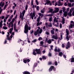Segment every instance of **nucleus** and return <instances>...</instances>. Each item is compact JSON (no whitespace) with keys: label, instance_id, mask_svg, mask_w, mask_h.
Wrapping results in <instances>:
<instances>
[{"label":"nucleus","instance_id":"nucleus-35","mask_svg":"<svg viewBox=\"0 0 74 74\" xmlns=\"http://www.w3.org/2000/svg\"><path fill=\"white\" fill-rule=\"evenodd\" d=\"M53 15V14H48L47 15V16H52Z\"/></svg>","mask_w":74,"mask_h":74},{"label":"nucleus","instance_id":"nucleus-9","mask_svg":"<svg viewBox=\"0 0 74 74\" xmlns=\"http://www.w3.org/2000/svg\"><path fill=\"white\" fill-rule=\"evenodd\" d=\"M73 10L74 9L73 8H72L70 10L69 12V13L68 14V15H69V16H72V14H71V13L72 12V11H73Z\"/></svg>","mask_w":74,"mask_h":74},{"label":"nucleus","instance_id":"nucleus-21","mask_svg":"<svg viewBox=\"0 0 74 74\" xmlns=\"http://www.w3.org/2000/svg\"><path fill=\"white\" fill-rule=\"evenodd\" d=\"M3 5H4V3L2 2H1L0 3V6L3 7Z\"/></svg>","mask_w":74,"mask_h":74},{"label":"nucleus","instance_id":"nucleus-2","mask_svg":"<svg viewBox=\"0 0 74 74\" xmlns=\"http://www.w3.org/2000/svg\"><path fill=\"white\" fill-rule=\"evenodd\" d=\"M66 38L67 40H69L70 38H71V36L69 35V31L67 29L66 30Z\"/></svg>","mask_w":74,"mask_h":74},{"label":"nucleus","instance_id":"nucleus-5","mask_svg":"<svg viewBox=\"0 0 74 74\" xmlns=\"http://www.w3.org/2000/svg\"><path fill=\"white\" fill-rule=\"evenodd\" d=\"M25 12H26V11L25 10H24L22 13H21V14L20 16V18H21V19L22 21H23V16H24V15H25Z\"/></svg>","mask_w":74,"mask_h":74},{"label":"nucleus","instance_id":"nucleus-59","mask_svg":"<svg viewBox=\"0 0 74 74\" xmlns=\"http://www.w3.org/2000/svg\"><path fill=\"white\" fill-rule=\"evenodd\" d=\"M50 48L51 49H53V45H51L50 46Z\"/></svg>","mask_w":74,"mask_h":74},{"label":"nucleus","instance_id":"nucleus-58","mask_svg":"<svg viewBox=\"0 0 74 74\" xmlns=\"http://www.w3.org/2000/svg\"><path fill=\"white\" fill-rule=\"evenodd\" d=\"M13 16H14V15H11L10 18V19H12V18Z\"/></svg>","mask_w":74,"mask_h":74},{"label":"nucleus","instance_id":"nucleus-36","mask_svg":"<svg viewBox=\"0 0 74 74\" xmlns=\"http://www.w3.org/2000/svg\"><path fill=\"white\" fill-rule=\"evenodd\" d=\"M5 18V17H4V16H1V17H0V18H1L2 19H4Z\"/></svg>","mask_w":74,"mask_h":74},{"label":"nucleus","instance_id":"nucleus-19","mask_svg":"<svg viewBox=\"0 0 74 74\" xmlns=\"http://www.w3.org/2000/svg\"><path fill=\"white\" fill-rule=\"evenodd\" d=\"M54 68V66H52L49 69V71H52V69Z\"/></svg>","mask_w":74,"mask_h":74},{"label":"nucleus","instance_id":"nucleus-25","mask_svg":"<svg viewBox=\"0 0 74 74\" xmlns=\"http://www.w3.org/2000/svg\"><path fill=\"white\" fill-rule=\"evenodd\" d=\"M64 16H66L67 15V12H65L64 13Z\"/></svg>","mask_w":74,"mask_h":74},{"label":"nucleus","instance_id":"nucleus-41","mask_svg":"<svg viewBox=\"0 0 74 74\" xmlns=\"http://www.w3.org/2000/svg\"><path fill=\"white\" fill-rule=\"evenodd\" d=\"M3 29H4L5 30H6V29H8V28L6 27H3Z\"/></svg>","mask_w":74,"mask_h":74},{"label":"nucleus","instance_id":"nucleus-24","mask_svg":"<svg viewBox=\"0 0 74 74\" xmlns=\"http://www.w3.org/2000/svg\"><path fill=\"white\" fill-rule=\"evenodd\" d=\"M3 20H1V22H0V27H2L3 26Z\"/></svg>","mask_w":74,"mask_h":74},{"label":"nucleus","instance_id":"nucleus-10","mask_svg":"<svg viewBox=\"0 0 74 74\" xmlns=\"http://www.w3.org/2000/svg\"><path fill=\"white\" fill-rule=\"evenodd\" d=\"M30 15L31 18L32 19H33V17L35 16V13H34V12H33L32 13H30Z\"/></svg>","mask_w":74,"mask_h":74},{"label":"nucleus","instance_id":"nucleus-52","mask_svg":"<svg viewBox=\"0 0 74 74\" xmlns=\"http://www.w3.org/2000/svg\"><path fill=\"white\" fill-rule=\"evenodd\" d=\"M37 41V39H34L33 41L32 42H36Z\"/></svg>","mask_w":74,"mask_h":74},{"label":"nucleus","instance_id":"nucleus-7","mask_svg":"<svg viewBox=\"0 0 74 74\" xmlns=\"http://www.w3.org/2000/svg\"><path fill=\"white\" fill-rule=\"evenodd\" d=\"M55 10L53 11V13L55 14V13H56L59 12V9L58 8H55Z\"/></svg>","mask_w":74,"mask_h":74},{"label":"nucleus","instance_id":"nucleus-18","mask_svg":"<svg viewBox=\"0 0 74 74\" xmlns=\"http://www.w3.org/2000/svg\"><path fill=\"white\" fill-rule=\"evenodd\" d=\"M63 4L62 3H60V1H59L58 2V6H62V5Z\"/></svg>","mask_w":74,"mask_h":74},{"label":"nucleus","instance_id":"nucleus-14","mask_svg":"<svg viewBox=\"0 0 74 74\" xmlns=\"http://www.w3.org/2000/svg\"><path fill=\"white\" fill-rule=\"evenodd\" d=\"M51 38H54V39H55V40H58V37L56 36L53 35Z\"/></svg>","mask_w":74,"mask_h":74},{"label":"nucleus","instance_id":"nucleus-38","mask_svg":"<svg viewBox=\"0 0 74 74\" xmlns=\"http://www.w3.org/2000/svg\"><path fill=\"white\" fill-rule=\"evenodd\" d=\"M31 5H32V6H33V0H31Z\"/></svg>","mask_w":74,"mask_h":74},{"label":"nucleus","instance_id":"nucleus-8","mask_svg":"<svg viewBox=\"0 0 74 74\" xmlns=\"http://www.w3.org/2000/svg\"><path fill=\"white\" fill-rule=\"evenodd\" d=\"M71 23L70 25L69 26V28H72L73 27H74V22L73 21H71Z\"/></svg>","mask_w":74,"mask_h":74},{"label":"nucleus","instance_id":"nucleus-22","mask_svg":"<svg viewBox=\"0 0 74 74\" xmlns=\"http://www.w3.org/2000/svg\"><path fill=\"white\" fill-rule=\"evenodd\" d=\"M62 55H63V53L62 52H59V56L62 57Z\"/></svg>","mask_w":74,"mask_h":74},{"label":"nucleus","instance_id":"nucleus-48","mask_svg":"<svg viewBox=\"0 0 74 74\" xmlns=\"http://www.w3.org/2000/svg\"><path fill=\"white\" fill-rule=\"evenodd\" d=\"M14 21H15V18H13L12 19V23H13V22H14Z\"/></svg>","mask_w":74,"mask_h":74},{"label":"nucleus","instance_id":"nucleus-64","mask_svg":"<svg viewBox=\"0 0 74 74\" xmlns=\"http://www.w3.org/2000/svg\"><path fill=\"white\" fill-rule=\"evenodd\" d=\"M33 32H34V31L33 30H32L31 31L30 34H32V33H33Z\"/></svg>","mask_w":74,"mask_h":74},{"label":"nucleus","instance_id":"nucleus-53","mask_svg":"<svg viewBox=\"0 0 74 74\" xmlns=\"http://www.w3.org/2000/svg\"><path fill=\"white\" fill-rule=\"evenodd\" d=\"M11 19H12L10 18L8 20V22H11Z\"/></svg>","mask_w":74,"mask_h":74},{"label":"nucleus","instance_id":"nucleus-61","mask_svg":"<svg viewBox=\"0 0 74 74\" xmlns=\"http://www.w3.org/2000/svg\"><path fill=\"white\" fill-rule=\"evenodd\" d=\"M37 26H39V25H40V23H39V22H38L37 23Z\"/></svg>","mask_w":74,"mask_h":74},{"label":"nucleus","instance_id":"nucleus-63","mask_svg":"<svg viewBox=\"0 0 74 74\" xmlns=\"http://www.w3.org/2000/svg\"><path fill=\"white\" fill-rule=\"evenodd\" d=\"M3 11V9H1L0 10V15L1 13V12H2V11Z\"/></svg>","mask_w":74,"mask_h":74},{"label":"nucleus","instance_id":"nucleus-51","mask_svg":"<svg viewBox=\"0 0 74 74\" xmlns=\"http://www.w3.org/2000/svg\"><path fill=\"white\" fill-rule=\"evenodd\" d=\"M69 1L71 2V3L74 2V0H69Z\"/></svg>","mask_w":74,"mask_h":74},{"label":"nucleus","instance_id":"nucleus-27","mask_svg":"<svg viewBox=\"0 0 74 74\" xmlns=\"http://www.w3.org/2000/svg\"><path fill=\"white\" fill-rule=\"evenodd\" d=\"M38 14L39 15V16H40L41 17H42L43 16H44V14H42L41 13H39Z\"/></svg>","mask_w":74,"mask_h":74},{"label":"nucleus","instance_id":"nucleus-54","mask_svg":"<svg viewBox=\"0 0 74 74\" xmlns=\"http://www.w3.org/2000/svg\"><path fill=\"white\" fill-rule=\"evenodd\" d=\"M60 29H62V24L60 23Z\"/></svg>","mask_w":74,"mask_h":74},{"label":"nucleus","instance_id":"nucleus-45","mask_svg":"<svg viewBox=\"0 0 74 74\" xmlns=\"http://www.w3.org/2000/svg\"><path fill=\"white\" fill-rule=\"evenodd\" d=\"M36 8V10L37 11H39V6H37Z\"/></svg>","mask_w":74,"mask_h":74},{"label":"nucleus","instance_id":"nucleus-40","mask_svg":"<svg viewBox=\"0 0 74 74\" xmlns=\"http://www.w3.org/2000/svg\"><path fill=\"white\" fill-rule=\"evenodd\" d=\"M51 34H54V31H53V30H51Z\"/></svg>","mask_w":74,"mask_h":74},{"label":"nucleus","instance_id":"nucleus-42","mask_svg":"<svg viewBox=\"0 0 74 74\" xmlns=\"http://www.w3.org/2000/svg\"><path fill=\"white\" fill-rule=\"evenodd\" d=\"M14 30H15V29L16 28V24L14 23Z\"/></svg>","mask_w":74,"mask_h":74},{"label":"nucleus","instance_id":"nucleus-32","mask_svg":"<svg viewBox=\"0 0 74 74\" xmlns=\"http://www.w3.org/2000/svg\"><path fill=\"white\" fill-rule=\"evenodd\" d=\"M48 26L49 27H52V24L51 23H50L48 25Z\"/></svg>","mask_w":74,"mask_h":74},{"label":"nucleus","instance_id":"nucleus-47","mask_svg":"<svg viewBox=\"0 0 74 74\" xmlns=\"http://www.w3.org/2000/svg\"><path fill=\"white\" fill-rule=\"evenodd\" d=\"M55 66H57L58 65V62L56 61L55 62Z\"/></svg>","mask_w":74,"mask_h":74},{"label":"nucleus","instance_id":"nucleus-23","mask_svg":"<svg viewBox=\"0 0 74 74\" xmlns=\"http://www.w3.org/2000/svg\"><path fill=\"white\" fill-rule=\"evenodd\" d=\"M43 44H44V42L42 41L40 42V46H42V47H43Z\"/></svg>","mask_w":74,"mask_h":74},{"label":"nucleus","instance_id":"nucleus-60","mask_svg":"<svg viewBox=\"0 0 74 74\" xmlns=\"http://www.w3.org/2000/svg\"><path fill=\"white\" fill-rule=\"evenodd\" d=\"M45 25L47 27V26H48V23H45Z\"/></svg>","mask_w":74,"mask_h":74},{"label":"nucleus","instance_id":"nucleus-57","mask_svg":"<svg viewBox=\"0 0 74 74\" xmlns=\"http://www.w3.org/2000/svg\"><path fill=\"white\" fill-rule=\"evenodd\" d=\"M42 58L43 59H46V58H45V56H43L42 57Z\"/></svg>","mask_w":74,"mask_h":74},{"label":"nucleus","instance_id":"nucleus-30","mask_svg":"<svg viewBox=\"0 0 74 74\" xmlns=\"http://www.w3.org/2000/svg\"><path fill=\"white\" fill-rule=\"evenodd\" d=\"M62 10L63 12H64V11H65L66 10V9L65 8V7H62Z\"/></svg>","mask_w":74,"mask_h":74},{"label":"nucleus","instance_id":"nucleus-20","mask_svg":"<svg viewBox=\"0 0 74 74\" xmlns=\"http://www.w3.org/2000/svg\"><path fill=\"white\" fill-rule=\"evenodd\" d=\"M40 12L41 13H42V14H44V12H45V8H43V9H42L40 10Z\"/></svg>","mask_w":74,"mask_h":74},{"label":"nucleus","instance_id":"nucleus-13","mask_svg":"<svg viewBox=\"0 0 74 74\" xmlns=\"http://www.w3.org/2000/svg\"><path fill=\"white\" fill-rule=\"evenodd\" d=\"M8 26L10 27V26H11V27H12L14 26V24L13 23H12V22H10L9 24H8Z\"/></svg>","mask_w":74,"mask_h":74},{"label":"nucleus","instance_id":"nucleus-39","mask_svg":"<svg viewBox=\"0 0 74 74\" xmlns=\"http://www.w3.org/2000/svg\"><path fill=\"white\" fill-rule=\"evenodd\" d=\"M27 8H28V5H27L25 6V10H27Z\"/></svg>","mask_w":74,"mask_h":74},{"label":"nucleus","instance_id":"nucleus-29","mask_svg":"<svg viewBox=\"0 0 74 74\" xmlns=\"http://www.w3.org/2000/svg\"><path fill=\"white\" fill-rule=\"evenodd\" d=\"M8 5V4H6L4 6V7L3 8L4 10L5 9V8H6V7H7Z\"/></svg>","mask_w":74,"mask_h":74},{"label":"nucleus","instance_id":"nucleus-44","mask_svg":"<svg viewBox=\"0 0 74 74\" xmlns=\"http://www.w3.org/2000/svg\"><path fill=\"white\" fill-rule=\"evenodd\" d=\"M60 37L61 38H60L59 39L60 40H62L63 39V37H62V35L61 34L60 35Z\"/></svg>","mask_w":74,"mask_h":74},{"label":"nucleus","instance_id":"nucleus-62","mask_svg":"<svg viewBox=\"0 0 74 74\" xmlns=\"http://www.w3.org/2000/svg\"><path fill=\"white\" fill-rule=\"evenodd\" d=\"M6 19H3V22H4V23H5V22H6Z\"/></svg>","mask_w":74,"mask_h":74},{"label":"nucleus","instance_id":"nucleus-4","mask_svg":"<svg viewBox=\"0 0 74 74\" xmlns=\"http://www.w3.org/2000/svg\"><path fill=\"white\" fill-rule=\"evenodd\" d=\"M42 29H40V31H39V29H37L36 30V31L34 33V35L35 36H37L38 34H41L42 33Z\"/></svg>","mask_w":74,"mask_h":74},{"label":"nucleus","instance_id":"nucleus-46","mask_svg":"<svg viewBox=\"0 0 74 74\" xmlns=\"http://www.w3.org/2000/svg\"><path fill=\"white\" fill-rule=\"evenodd\" d=\"M64 43H63L62 44V48H64Z\"/></svg>","mask_w":74,"mask_h":74},{"label":"nucleus","instance_id":"nucleus-55","mask_svg":"<svg viewBox=\"0 0 74 74\" xmlns=\"http://www.w3.org/2000/svg\"><path fill=\"white\" fill-rule=\"evenodd\" d=\"M38 40H42V38L41 37H39V38H38Z\"/></svg>","mask_w":74,"mask_h":74},{"label":"nucleus","instance_id":"nucleus-1","mask_svg":"<svg viewBox=\"0 0 74 74\" xmlns=\"http://www.w3.org/2000/svg\"><path fill=\"white\" fill-rule=\"evenodd\" d=\"M31 29V27H28V25H27V24H26L24 27V33H27L28 32H29L28 30H30Z\"/></svg>","mask_w":74,"mask_h":74},{"label":"nucleus","instance_id":"nucleus-28","mask_svg":"<svg viewBox=\"0 0 74 74\" xmlns=\"http://www.w3.org/2000/svg\"><path fill=\"white\" fill-rule=\"evenodd\" d=\"M35 3L37 5H38L39 4V2H38V1L37 0H35Z\"/></svg>","mask_w":74,"mask_h":74},{"label":"nucleus","instance_id":"nucleus-43","mask_svg":"<svg viewBox=\"0 0 74 74\" xmlns=\"http://www.w3.org/2000/svg\"><path fill=\"white\" fill-rule=\"evenodd\" d=\"M68 6L69 7H71V3H68Z\"/></svg>","mask_w":74,"mask_h":74},{"label":"nucleus","instance_id":"nucleus-17","mask_svg":"<svg viewBox=\"0 0 74 74\" xmlns=\"http://www.w3.org/2000/svg\"><path fill=\"white\" fill-rule=\"evenodd\" d=\"M8 34H9V35H7V40H11V38L9 37V36H10V34H9V32H8Z\"/></svg>","mask_w":74,"mask_h":74},{"label":"nucleus","instance_id":"nucleus-26","mask_svg":"<svg viewBox=\"0 0 74 74\" xmlns=\"http://www.w3.org/2000/svg\"><path fill=\"white\" fill-rule=\"evenodd\" d=\"M12 30H13V28L12 27V28L10 29V31L9 33H11L12 32Z\"/></svg>","mask_w":74,"mask_h":74},{"label":"nucleus","instance_id":"nucleus-33","mask_svg":"<svg viewBox=\"0 0 74 74\" xmlns=\"http://www.w3.org/2000/svg\"><path fill=\"white\" fill-rule=\"evenodd\" d=\"M46 3H47V5H48L49 3H50V1L49 0H47Z\"/></svg>","mask_w":74,"mask_h":74},{"label":"nucleus","instance_id":"nucleus-15","mask_svg":"<svg viewBox=\"0 0 74 74\" xmlns=\"http://www.w3.org/2000/svg\"><path fill=\"white\" fill-rule=\"evenodd\" d=\"M58 19H59V18H56V17H55L53 20L54 22H58Z\"/></svg>","mask_w":74,"mask_h":74},{"label":"nucleus","instance_id":"nucleus-12","mask_svg":"<svg viewBox=\"0 0 74 74\" xmlns=\"http://www.w3.org/2000/svg\"><path fill=\"white\" fill-rule=\"evenodd\" d=\"M70 42H68L67 43L66 48L67 49H68L69 48H70Z\"/></svg>","mask_w":74,"mask_h":74},{"label":"nucleus","instance_id":"nucleus-31","mask_svg":"<svg viewBox=\"0 0 74 74\" xmlns=\"http://www.w3.org/2000/svg\"><path fill=\"white\" fill-rule=\"evenodd\" d=\"M71 63H73V62H74V58H71Z\"/></svg>","mask_w":74,"mask_h":74},{"label":"nucleus","instance_id":"nucleus-56","mask_svg":"<svg viewBox=\"0 0 74 74\" xmlns=\"http://www.w3.org/2000/svg\"><path fill=\"white\" fill-rule=\"evenodd\" d=\"M62 11H63V10H61L59 12L60 14H62Z\"/></svg>","mask_w":74,"mask_h":74},{"label":"nucleus","instance_id":"nucleus-34","mask_svg":"<svg viewBox=\"0 0 74 74\" xmlns=\"http://www.w3.org/2000/svg\"><path fill=\"white\" fill-rule=\"evenodd\" d=\"M52 17H51L49 18V22H51L52 21Z\"/></svg>","mask_w":74,"mask_h":74},{"label":"nucleus","instance_id":"nucleus-37","mask_svg":"<svg viewBox=\"0 0 74 74\" xmlns=\"http://www.w3.org/2000/svg\"><path fill=\"white\" fill-rule=\"evenodd\" d=\"M9 16H10L9 15H7V16L5 17V19H7V18H8Z\"/></svg>","mask_w":74,"mask_h":74},{"label":"nucleus","instance_id":"nucleus-50","mask_svg":"<svg viewBox=\"0 0 74 74\" xmlns=\"http://www.w3.org/2000/svg\"><path fill=\"white\" fill-rule=\"evenodd\" d=\"M40 16L39 17V18L37 19V21L38 22H39V21H40V18H39Z\"/></svg>","mask_w":74,"mask_h":74},{"label":"nucleus","instance_id":"nucleus-16","mask_svg":"<svg viewBox=\"0 0 74 74\" xmlns=\"http://www.w3.org/2000/svg\"><path fill=\"white\" fill-rule=\"evenodd\" d=\"M49 11H48V13L51 12V14H53V9H49Z\"/></svg>","mask_w":74,"mask_h":74},{"label":"nucleus","instance_id":"nucleus-6","mask_svg":"<svg viewBox=\"0 0 74 74\" xmlns=\"http://www.w3.org/2000/svg\"><path fill=\"white\" fill-rule=\"evenodd\" d=\"M61 50L59 48V47H55V48L54 49V51L55 52H60Z\"/></svg>","mask_w":74,"mask_h":74},{"label":"nucleus","instance_id":"nucleus-3","mask_svg":"<svg viewBox=\"0 0 74 74\" xmlns=\"http://www.w3.org/2000/svg\"><path fill=\"white\" fill-rule=\"evenodd\" d=\"M36 52L37 54H40L41 53V51L40 49H36L35 50H34L33 52V54L34 55H36Z\"/></svg>","mask_w":74,"mask_h":74},{"label":"nucleus","instance_id":"nucleus-49","mask_svg":"<svg viewBox=\"0 0 74 74\" xmlns=\"http://www.w3.org/2000/svg\"><path fill=\"white\" fill-rule=\"evenodd\" d=\"M23 62H24V63H26L27 62V60H23Z\"/></svg>","mask_w":74,"mask_h":74},{"label":"nucleus","instance_id":"nucleus-11","mask_svg":"<svg viewBox=\"0 0 74 74\" xmlns=\"http://www.w3.org/2000/svg\"><path fill=\"white\" fill-rule=\"evenodd\" d=\"M45 42H47L48 44H50L52 42L51 41V40L49 39V40H48V38H45Z\"/></svg>","mask_w":74,"mask_h":74}]
</instances>
